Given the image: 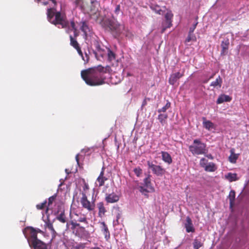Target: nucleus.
Masks as SVG:
<instances>
[{"label": "nucleus", "instance_id": "obj_1", "mask_svg": "<svg viewBox=\"0 0 249 249\" xmlns=\"http://www.w3.org/2000/svg\"><path fill=\"white\" fill-rule=\"evenodd\" d=\"M110 67L108 66L104 67L99 65L93 68L81 71V75L86 83L90 86H96L105 84L106 77L104 74L109 72Z\"/></svg>", "mask_w": 249, "mask_h": 249}, {"label": "nucleus", "instance_id": "obj_2", "mask_svg": "<svg viewBox=\"0 0 249 249\" xmlns=\"http://www.w3.org/2000/svg\"><path fill=\"white\" fill-rule=\"evenodd\" d=\"M47 15L50 22L55 26L58 25L59 28L67 29L66 32L68 34L77 29L73 20L70 23L66 17L60 12H56L54 7L48 8Z\"/></svg>", "mask_w": 249, "mask_h": 249}, {"label": "nucleus", "instance_id": "obj_3", "mask_svg": "<svg viewBox=\"0 0 249 249\" xmlns=\"http://www.w3.org/2000/svg\"><path fill=\"white\" fill-rule=\"evenodd\" d=\"M101 24L106 30L110 31L116 38L119 36L124 31V26L115 19L107 18L103 20Z\"/></svg>", "mask_w": 249, "mask_h": 249}, {"label": "nucleus", "instance_id": "obj_4", "mask_svg": "<svg viewBox=\"0 0 249 249\" xmlns=\"http://www.w3.org/2000/svg\"><path fill=\"white\" fill-rule=\"evenodd\" d=\"M206 145L199 139H195L192 144L189 146V151L193 155H202L206 153Z\"/></svg>", "mask_w": 249, "mask_h": 249}, {"label": "nucleus", "instance_id": "obj_5", "mask_svg": "<svg viewBox=\"0 0 249 249\" xmlns=\"http://www.w3.org/2000/svg\"><path fill=\"white\" fill-rule=\"evenodd\" d=\"M23 232L29 245L38 240L37 237V231L33 227H27L24 229Z\"/></svg>", "mask_w": 249, "mask_h": 249}, {"label": "nucleus", "instance_id": "obj_6", "mask_svg": "<svg viewBox=\"0 0 249 249\" xmlns=\"http://www.w3.org/2000/svg\"><path fill=\"white\" fill-rule=\"evenodd\" d=\"M82 197L80 198V203L82 207L89 212L92 211L95 208V199L90 201L85 193H82Z\"/></svg>", "mask_w": 249, "mask_h": 249}, {"label": "nucleus", "instance_id": "obj_7", "mask_svg": "<svg viewBox=\"0 0 249 249\" xmlns=\"http://www.w3.org/2000/svg\"><path fill=\"white\" fill-rule=\"evenodd\" d=\"M147 164L148 168L151 169L153 174H155L158 176H162L165 172V169L163 168L160 165H155L150 161H147Z\"/></svg>", "mask_w": 249, "mask_h": 249}, {"label": "nucleus", "instance_id": "obj_8", "mask_svg": "<svg viewBox=\"0 0 249 249\" xmlns=\"http://www.w3.org/2000/svg\"><path fill=\"white\" fill-rule=\"evenodd\" d=\"M173 17L171 11H168L165 15L166 21L162 23V29L161 33H163L167 28H170L172 26V19Z\"/></svg>", "mask_w": 249, "mask_h": 249}, {"label": "nucleus", "instance_id": "obj_9", "mask_svg": "<svg viewBox=\"0 0 249 249\" xmlns=\"http://www.w3.org/2000/svg\"><path fill=\"white\" fill-rule=\"evenodd\" d=\"M105 175V168L103 167L102 168V170L100 173L99 176L96 179L97 186L100 187L103 186L105 184V182L107 180V178L104 176Z\"/></svg>", "mask_w": 249, "mask_h": 249}, {"label": "nucleus", "instance_id": "obj_10", "mask_svg": "<svg viewBox=\"0 0 249 249\" xmlns=\"http://www.w3.org/2000/svg\"><path fill=\"white\" fill-rule=\"evenodd\" d=\"M119 196L114 193L107 194L106 195L105 200L107 203H113L118 201Z\"/></svg>", "mask_w": 249, "mask_h": 249}, {"label": "nucleus", "instance_id": "obj_11", "mask_svg": "<svg viewBox=\"0 0 249 249\" xmlns=\"http://www.w3.org/2000/svg\"><path fill=\"white\" fill-rule=\"evenodd\" d=\"M149 6L152 10L154 11L157 14L160 15H163L166 10L165 6H163L161 8L160 5L155 3H151Z\"/></svg>", "mask_w": 249, "mask_h": 249}, {"label": "nucleus", "instance_id": "obj_12", "mask_svg": "<svg viewBox=\"0 0 249 249\" xmlns=\"http://www.w3.org/2000/svg\"><path fill=\"white\" fill-rule=\"evenodd\" d=\"M184 75V71L181 73L179 72H178L176 73H174L172 74L169 79V83L170 84L172 85H174L176 82L181 77H182Z\"/></svg>", "mask_w": 249, "mask_h": 249}, {"label": "nucleus", "instance_id": "obj_13", "mask_svg": "<svg viewBox=\"0 0 249 249\" xmlns=\"http://www.w3.org/2000/svg\"><path fill=\"white\" fill-rule=\"evenodd\" d=\"M31 247L33 248L34 249H47V245L46 243L38 239L36 241L32 243L29 245Z\"/></svg>", "mask_w": 249, "mask_h": 249}, {"label": "nucleus", "instance_id": "obj_14", "mask_svg": "<svg viewBox=\"0 0 249 249\" xmlns=\"http://www.w3.org/2000/svg\"><path fill=\"white\" fill-rule=\"evenodd\" d=\"M100 229L102 232L105 235V238L107 240H108L110 238V232L105 222H102L100 223Z\"/></svg>", "mask_w": 249, "mask_h": 249}, {"label": "nucleus", "instance_id": "obj_15", "mask_svg": "<svg viewBox=\"0 0 249 249\" xmlns=\"http://www.w3.org/2000/svg\"><path fill=\"white\" fill-rule=\"evenodd\" d=\"M185 228L187 232H194L195 231V228L193 227L192 221L189 216L186 218V222L185 224Z\"/></svg>", "mask_w": 249, "mask_h": 249}, {"label": "nucleus", "instance_id": "obj_16", "mask_svg": "<svg viewBox=\"0 0 249 249\" xmlns=\"http://www.w3.org/2000/svg\"><path fill=\"white\" fill-rule=\"evenodd\" d=\"M229 44L230 42L228 38L225 39L222 41L221 44V46L222 47V50L221 51V55H225L227 53V51L228 50Z\"/></svg>", "mask_w": 249, "mask_h": 249}, {"label": "nucleus", "instance_id": "obj_17", "mask_svg": "<svg viewBox=\"0 0 249 249\" xmlns=\"http://www.w3.org/2000/svg\"><path fill=\"white\" fill-rule=\"evenodd\" d=\"M202 168H203L206 172H214L217 169L216 165L213 162H210L207 166H205L204 163H202Z\"/></svg>", "mask_w": 249, "mask_h": 249}, {"label": "nucleus", "instance_id": "obj_18", "mask_svg": "<svg viewBox=\"0 0 249 249\" xmlns=\"http://www.w3.org/2000/svg\"><path fill=\"white\" fill-rule=\"evenodd\" d=\"M162 160L165 162L167 163L168 164H170L172 163V159L171 155L167 152L165 151H161V152Z\"/></svg>", "mask_w": 249, "mask_h": 249}, {"label": "nucleus", "instance_id": "obj_19", "mask_svg": "<svg viewBox=\"0 0 249 249\" xmlns=\"http://www.w3.org/2000/svg\"><path fill=\"white\" fill-rule=\"evenodd\" d=\"M232 99V98L229 95L225 94H221L218 98L216 103L217 104H220L224 102H230Z\"/></svg>", "mask_w": 249, "mask_h": 249}, {"label": "nucleus", "instance_id": "obj_20", "mask_svg": "<svg viewBox=\"0 0 249 249\" xmlns=\"http://www.w3.org/2000/svg\"><path fill=\"white\" fill-rule=\"evenodd\" d=\"M97 208L99 210L98 215L100 217H102L107 212L103 202H100L97 204Z\"/></svg>", "mask_w": 249, "mask_h": 249}, {"label": "nucleus", "instance_id": "obj_21", "mask_svg": "<svg viewBox=\"0 0 249 249\" xmlns=\"http://www.w3.org/2000/svg\"><path fill=\"white\" fill-rule=\"evenodd\" d=\"M203 125L206 129L210 130L214 128V124L210 121L206 120L205 117L202 118Z\"/></svg>", "mask_w": 249, "mask_h": 249}, {"label": "nucleus", "instance_id": "obj_22", "mask_svg": "<svg viewBox=\"0 0 249 249\" xmlns=\"http://www.w3.org/2000/svg\"><path fill=\"white\" fill-rule=\"evenodd\" d=\"M76 6H80L81 9H85L89 4L86 0H71Z\"/></svg>", "mask_w": 249, "mask_h": 249}, {"label": "nucleus", "instance_id": "obj_23", "mask_svg": "<svg viewBox=\"0 0 249 249\" xmlns=\"http://www.w3.org/2000/svg\"><path fill=\"white\" fill-rule=\"evenodd\" d=\"M158 115V119L162 125L167 124L166 120L168 118V114L167 113H161Z\"/></svg>", "mask_w": 249, "mask_h": 249}, {"label": "nucleus", "instance_id": "obj_24", "mask_svg": "<svg viewBox=\"0 0 249 249\" xmlns=\"http://www.w3.org/2000/svg\"><path fill=\"white\" fill-rule=\"evenodd\" d=\"M228 198L230 200V208H232L234 205L235 198V192L234 190H231L230 192Z\"/></svg>", "mask_w": 249, "mask_h": 249}, {"label": "nucleus", "instance_id": "obj_25", "mask_svg": "<svg viewBox=\"0 0 249 249\" xmlns=\"http://www.w3.org/2000/svg\"><path fill=\"white\" fill-rule=\"evenodd\" d=\"M222 83V79L220 76H218L214 81L211 83L210 86L213 88H220L221 87Z\"/></svg>", "mask_w": 249, "mask_h": 249}, {"label": "nucleus", "instance_id": "obj_26", "mask_svg": "<svg viewBox=\"0 0 249 249\" xmlns=\"http://www.w3.org/2000/svg\"><path fill=\"white\" fill-rule=\"evenodd\" d=\"M150 177L151 176L149 175L146 178L144 179L143 182L145 187H146L147 188H149L150 190H151V191H154V189L151 186Z\"/></svg>", "mask_w": 249, "mask_h": 249}, {"label": "nucleus", "instance_id": "obj_27", "mask_svg": "<svg viewBox=\"0 0 249 249\" xmlns=\"http://www.w3.org/2000/svg\"><path fill=\"white\" fill-rule=\"evenodd\" d=\"M56 219L61 223H65L67 222L66 217L65 214V211H63L56 216Z\"/></svg>", "mask_w": 249, "mask_h": 249}, {"label": "nucleus", "instance_id": "obj_28", "mask_svg": "<svg viewBox=\"0 0 249 249\" xmlns=\"http://www.w3.org/2000/svg\"><path fill=\"white\" fill-rule=\"evenodd\" d=\"M70 45L75 49L80 47V45L77 41L76 38H74L71 35L70 36Z\"/></svg>", "mask_w": 249, "mask_h": 249}, {"label": "nucleus", "instance_id": "obj_29", "mask_svg": "<svg viewBox=\"0 0 249 249\" xmlns=\"http://www.w3.org/2000/svg\"><path fill=\"white\" fill-rule=\"evenodd\" d=\"M226 178L230 182L236 181L237 180V174L229 173L226 175Z\"/></svg>", "mask_w": 249, "mask_h": 249}, {"label": "nucleus", "instance_id": "obj_30", "mask_svg": "<svg viewBox=\"0 0 249 249\" xmlns=\"http://www.w3.org/2000/svg\"><path fill=\"white\" fill-rule=\"evenodd\" d=\"M107 56L109 61H112L116 58V54L109 48L107 49Z\"/></svg>", "mask_w": 249, "mask_h": 249}, {"label": "nucleus", "instance_id": "obj_31", "mask_svg": "<svg viewBox=\"0 0 249 249\" xmlns=\"http://www.w3.org/2000/svg\"><path fill=\"white\" fill-rule=\"evenodd\" d=\"M196 37L193 33H188L187 37L186 38L185 42L188 43L191 41H196Z\"/></svg>", "mask_w": 249, "mask_h": 249}, {"label": "nucleus", "instance_id": "obj_32", "mask_svg": "<svg viewBox=\"0 0 249 249\" xmlns=\"http://www.w3.org/2000/svg\"><path fill=\"white\" fill-rule=\"evenodd\" d=\"M171 107V103L167 101L166 105L161 108L159 109L158 112L159 113L165 112L166 111Z\"/></svg>", "mask_w": 249, "mask_h": 249}, {"label": "nucleus", "instance_id": "obj_33", "mask_svg": "<svg viewBox=\"0 0 249 249\" xmlns=\"http://www.w3.org/2000/svg\"><path fill=\"white\" fill-rule=\"evenodd\" d=\"M202 246L203 243H202L200 241L197 239H195L194 240V242L193 243V246L194 249H199Z\"/></svg>", "mask_w": 249, "mask_h": 249}, {"label": "nucleus", "instance_id": "obj_34", "mask_svg": "<svg viewBox=\"0 0 249 249\" xmlns=\"http://www.w3.org/2000/svg\"><path fill=\"white\" fill-rule=\"evenodd\" d=\"M47 200H46L43 202L37 204L36 205V208L38 210H43L46 207L47 208Z\"/></svg>", "mask_w": 249, "mask_h": 249}, {"label": "nucleus", "instance_id": "obj_35", "mask_svg": "<svg viewBox=\"0 0 249 249\" xmlns=\"http://www.w3.org/2000/svg\"><path fill=\"white\" fill-rule=\"evenodd\" d=\"M45 227L48 228L52 231L55 232L53 223L51 222L49 220H48V221L45 222Z\"/></svg>", "mask_w": 249, "mask_h": 249}, {"label": "nucleus", "instance_id": "obj_36", "mask_svg": "<svg viewBox=\"0 0 249 249\" xmlns=\"http://www.w3.org/2000/svg\"><path fill=\"white\" fill-rule=\"evenodd\" d=\"M56 195H54L51 196H50L48 199V205H47V210H48V207L51 205L53 201L56 199Z\"/></svg>", "mask_w": 249, "mask_h": 249}, {"label": "nucleus", "instance_id": "obj_37", "mask_svg": "<svg viewBox=\"0 0 249 249\" xmlns=\"http://www.w3.org/2000/svg\"><path fill=\"white\" fill-rule=\"evenodd\" d=\"M89 27L86 22H83L82 25L81 27V30L85 34H87Z\"/></svg>", "mask_w": 249, "mask_h": 249}, {"label": "nucleus", "instance_id": "obj_38", "mask_svg": "<svg viewBox=\"0 0 249 249\" xmlns=\"http://www.w3.org/2000/svg\"><path fill=\"white\" fill-rule=\"evenodd\" d=\"M237 158L238 156L233 153H232L231 155L229 157L230 161L232 163H235Z\"/></svg>", "mask_w": 249, "mask_h": 249}, {"label": "nucleus", "instance_id": "obj_39", "mask_svg": "<svg viewBox=\"0 0 249 249\" xmlns=\"http://www.w3.org/2000/svg\"><path fill=\"white\" fill-rule=\"evenodd\" d=\"M138 188L139 191L144 196H147V194L148 192V191L146 189L144 188V187L140 186H139V187Z\"/></svg>", "mask_w": 249, "mask_h": 249}, {"label": "nucleus", "instance_id": "obj_40", "mask_svg": "<svg viewBox=\"0 0 249 249\" xmlns=\"http://www.w3.org/2000/svg\"><path fill=\"white\" fill-rule=\"evenodd\" d=\"M134 172L137 177H139L142 174V170L140 167H137L134 169Z\"/></svg>", "mask_w": 249, "mask_h": 249}, {"label": "nucleus", "instance_id": "obj_41", "mask_svg": "<svg viewBox=\"0 0 249 249\" xmlns=\"http://www.w3.org/2000/svg\"><path fill=\"white\" fill-rule=\"evenodd\" d=\"M202 163H204L205 164V166H207L209 162H208V160L207 159L203 158L201 159L200 162H199L200 166L201 167H202V165H203Z\"/></svg>", "mask_w": 249, "mask_h": 249}, {"label": "nucleus", "instance_id": "obj_42", "mask_svg": "<svg viewBox=\"0 0 249 249\" xmlns=\"http://www.w3.org/2000/svg\"><path fill=\"white\" fill-rule=\"evenodd\" d=\"M41 0H37V2H38L39 1H41ZM49 1H52V3H53L54 4V6H55L56 4V2L55 0H48V1H43L42 2V3H43V5H46L49 3Z\"/></svg>", "mask_w": 249, "mask_h": 249}, {"label": "nucleus", "instance_id": "obj_43", "mask_svg": "<svg viewBox=\"0 0 249 249\" xmlns=\"http://www.w3.org/2000/svg\"><path fill=\"white\" fill-rule=\"evenodd\" d=\"M198 22L196 21L195 23H194L189 29V33H193L194 30H195Z\"/></svg>", "mask_w": 249, "mask_h": 249}, {"label": "nucleus", "instance_id": "obj_44", "mask_svg": "<svg viewBox=\"0 0 249 249\" xmlns=\"http://www.w3.org/2000/svg\"><path fill=\"white\" fill-rule=\"evenodd\" d=\"M82 59L85 62V63H88L89 62V56L87 54V53H85V56H84L83 55V57H82Z\"/></svg>", "mask_w": 249, "mask_h": 249}, {"label": "nucleus", "instance_id": "obj_45", "mask_svg": "<svg viewBox=\"0 0 249 249\" xmlns=\"http://www.w3.org/2000/svg\"><path fill=\"white\" fill-rule=\"evenodd\" d=\"M83 189L84 193H86V192L89 189V186L88 183L84 182V186L83 187Z\"/></svg>", "mask_w": 249, "mask_h": 249}, {"label": "nucleus", "instance_id": "obj_46", "mask_svg": "<svg viewBox=\"0 0 249 249\" xmlns=\"http://www.w3.org/2000/svg\"><path fill=\"white\" fill-rule=\"evenodd\" d=\"M120 11V5L119 4L117 5L114 10V12L116 14L118 15Z\"/></svg>", "mask_w": 249, "mask_h": 249}, {"label": "nucleus", "instance_id": "obj_47", "mask_svg": "<svg viewBox=\"0 0 249 249\" xmlns=\"http://www.w3.org/2000/svg\"><path fill=\"white\" fill-rule=\"evenodd\" d=\"M78 221L87 223V219H86V217H85V216H83L82 217H80L78 219Z\"/></svg>", "mask_w": 249, "mask_h": 249}, {"label": "nucleus", "instance_id": "obj_48", "mask_svg": "<svg viewBox=\"0 0 249 249\" xmlns=\"http://www.w3.org/2000/svg\"><path fill=\"white\" fill-rule=\"evenodd\" d=\"M125 35L126 37H132L133 36V34L131 32H129V31H126V33H125Z\"/></svg>", "mask_w": 249, "mask_h": 249}, {"label": "nucleus", "instance_id": "obj_49", "mask_svg": "<svg viewBox=\"0 0 249 249\" xmlns=\"http://www.w3.org/2000/svg\"><path fill=\"white\" fill-rule=\"evenodd\" d=\"M76 51H77L78 53L79 54V55L81 56V57H83V53L81 50L80 47H78L77 48L75 49Z\"/></svg>", "mask_w": 249, "mask_h": 249}, {"label": "nucleus", "instance_id": "obj_50", "mask_svg": "<svg viewBox=\"0 0 249 249\" xmlns=\"http://www.w3.org/2000/svg\"><path fill=\"white\" fill-rule=\"evenodd\" d=\"M71 225H72V227H73V228H75L77 227H79L80 226L79 224L76 222H74L73 221L71 222Z\"/></svg>", "mask_w": 249, "mask_h": 249}, {"label": "nucleus", "instance_id": "obj_51", "mask_svg": "<svg viewBox=\"0 0 249 249\" xmlns=\"http://www.w3.org/2000/svg\"><path fill=\"white\" fill-rule=\"evenodd\" d=\"M74 32V36H73L74 38H76L78 36L79 34L77 31V29L72 30Z\"/></svg>", "mask_w": 249, "mask_h": 249}, {"label": "nucleus", "instance_id": "obj_52", "mask_svg": "<svg viewBox=\"0 0 249 249\" xmlns=\"http://www.w3.org/2000/svg\"><path fill=\"white\" fill-rule=\"evenodd\" d=\"M206 157H207L208 159H211V160H213V157L211 154L206 155Z\"/></svg>", "mask_w": 249, "mask_h": 249}, {"label": "nucleus", "instance_id": "obj_53", "mask_svg": "<svg viewBox=\"0 0 249 249\" xmlns=\"http://www.w3.org/2000/svg\"><path fill=\"white\" fill-rule=\"evenodd\" d=\"M146 104H147L146 99H145L142 102V107L145 106Z\"/></svg>", "mask_w": 249, "mask_h": 249}, {"label": "nucleus", "instance_id": "obj_54", "mask_svg": "<svg viewBox=\"0 0 249 249\" xmlns=\"http://www.w3.org/2000/svg\"><path fill=\"white\" fill-rule=\"evenodd\" d=\"M75 159H76V160L77 163L78 164H79V154L76 155V157H75Z\"/></svg>", "mask_w": 249, "mask_h": 249}, {"label": "nucleus", "instance_id": "obj_55", "mask_svg": "<svg viewBox=\"0 0 249 249\" xmlns=\"http://www.w3.org/2000/svg\"><path fill=\"white\" fill-rule=\"evenodd\" d=\"M90 2L91 4H93L95 3H97V1L96 0H90Z\"/></svg>", "mask_w": 249, "mask_h": 249}, {"label": "nucleus", "instance_id": "obj_56", "mask_svg": "<svg viewBox=\"0 0 249 249\" xmlns=\"http://www.w3.org/2000/svg\"><path fill=\"white\" fill-rule=\"evenodd\" d=\"M96 48L98 51H100L101 50V48L99 44L96 46Z\"/></svg>", "mask_w": 249, "mask_h": 249}, {"label": "nucleus", "instance_id": "obj_57", "mask_svg": "<svg viewBox=\"0 0 249 249\" xmlns=\"http://www.w3.org/2000/svg\"><path fill=\"white\" fill-rule=\"evenodd\" d=\"M91 249H100L99 247H94L92 248Z\"/></svg>", "mask_w": 249, "mask_h": 249}, {"label": "nucleus", "instance_id": "obj_58", "mask_svg": "<svg viewBox=\"0 0 249 249\" xmlns=\"http://www.w3.org/2000/svg\"><path fill=\"white\" fill-rule=\"evenodd\" d=\"M36 231H37V233H38V232H42V231H41L40 230H39V229H38V230H36Z\"/></svg>", "mask_w": 249, "mask_h": 249}, {"label": "nucleus", "instance_id": "obj_59", "mask_svg": "<svg viewBox=\"0 0 249 249\" xmlns=\"http://www.w3.org/2000/svg\"><path fill=\"white\" fill-rule=\"evenodd\" d=\"M65 171H66V172L67 174H69V172H68V169H66L65 170Z\"/></svg>", "mask_w": 249, "mask_h": 249}, {"label": "nucleus", "instance_id": "obj_60", "mask_svg": "<svg viewBox=\"0 0 249 249\" xmlns=\"http://www.w3.org/2000/svg\"><path fill=\"white\" fill-rule=\"evenodd\" d=\"M197 18H198V17H196V20H197Z\"/></svg>", "mask_w": 249, "mask_h": 249}]
</instances>
